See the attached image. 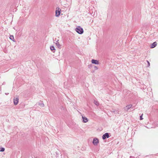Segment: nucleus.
<instances>
[{"instance_id":"nucleus-5","label":"nucleus","mask_w":158,"mask_h":158,"mask_svg":"<svg viewBox=\"0 0 158 158\" xmlns=\"http://www.w3.org/2000/svg\"><path fill=\"white\" fill-rule=\"evenodd\" d=\"M98 143V139L94 138L93 139V143L94 145H97V144Z\"/></svg>"},{"instance_id":"nucleus-15","label":"nucleus","mask_w":158,"mask_h":158,"mask_svg":"<svg viewBox=\"0 0 158 158\" xmlns=\"http://www.w3.org/2000/svg\"><path fill=\"white\" fill-rule=\"evenodd\" d=\"M5 150V148H0V152H3Z\"/></svg>"},{"instance_id":"nucleus-10","label":"nucleus","mask_w":158,"mask_h":158,"mask_svg":"<svg viewBox=\"0 0 158 158\" xmlns=\"http://www.w3.org/2000/svg\"><path fill=\"white\" fill-rule=\"evenodd\" d=\"M82 119L83 120V122L84 123H85L88 122V120L87 118L86 117H83V116H82Z\"/></svg>"},{"instance_id":"nucleus-20","label":"nucleus","mask_w":158,"mask_h":158,"mask_svg":"<svg viewBox=\"0 0 158 158\" xmlns=\"http://www.w3.org/2000/svg\"><path fill=\"white\" fill-rule=\"evenodd\" d=\"M133 158V157H132V156H131L130 157V158Z\"/></svg>"},{"instance_id":"nucleus-16","label":"nucleus","mask_w":158,"mask_h":158,"mask_svg":"<svg viewBox=\"0 0 158 158\" xmlns=\"http://www.w3.org/2000/svg\"><path fill=\"white\" fill-rule=\"evenodd\" d=\"M143 115V114H142L140 116V120H142L143 119V118H142V116Z\"/></svg>"},{"instance_id":"nucleus-8","label":"nucleus","mask_w":158,"mask_h":158,"mask_svg":"<svg viewBox=\"0 0 158 158\" xmlns=\"http://www.w3.org/2000/svg\"><path fill=\"white\" fill-rule=\"evenodd\" d=\"M59 41V40H58L56 41V44L58 48L60 49L61 48V45L60 44L59 42H58Z\"/></svg>"},{"instance_id":"nucleus-14","label":"nucleus","mask_w":158,"mask_h":158,"mask_svg":"<svg viewBox=\"0 0 158 158\" xmlns=\"http://www.w3.org/2000/svg\"><path fill=\"white\" fill-rule=\"evenodd\" d=\"M94 103L97 106H98L99 105V102L97 101H94Z\"/></svg>"},{"instance_id":"nucleus-7","label":"nucleus","mask_w":158,"mask_h":158,"mask_svg":"<svg viewBox=\"0 0 158 158\" xmlns=\"http://www.w3.org/2000/svg\"><path fill=\"white\" fill-rule=\"evenodd\" d=\"M92 63L94 64H99V62L97 60L92 59L91 60Z\"/></svg>"},{"instance_id":"nucleus-4","label":"nucleus","mask_w":158,"mask_h":158,"mask_svg":"<svg viewBox=\"0 0 158 158\" xmlns=\"http://www.w3.org/2000/svg\"><path fill=\"white\" fill-rule=\"evenodd\" d=\"M132 106V104H129L126 106V107L124 108L125 110L126 111H128V110L131 108Z\"/></svg>"},{"instance_id":"nucleus-17","label":"nucleus","mask_w":158,"mask_h":158,"mask_svg":"<svg viewBox=\"0 0 158 158\" xmlns=\"http://www.w3.org/2000/svg\"><path fill=\"white\" fill-rule=\"evenodd\" d=\"M147 62L148 63V65H147V66L148 67L150 65V64L148 60H147Z\"/></svg>"},{"instance_id":"nucleus-6","label":"nucleus","mask_w":158,"mask_h":158,"mask_svg":"<svg viewBox=\"0 0 158 158\" xmlns=\"http://www.w3.org/2000/svg\"><path fill=\"white\" fill-rule=\"evenodd\" d=\"M19 102V98L18 97L16 98H14V104L15 105H17Z\"/></svg>"},{"instance_id":"nucleus-18","label":"nucleus","mask_w":158,"mask_h":158,"mask_svg":"<svg viewBox=\"0 0 158 158\" xmlns=\"http://www.w3.org/2000/svg\"><path fill=\"white\" fill-rule=\"evenodd\" d=\"M94 68H95V69H98V68L97 66H95L94 67Z\"/></svg>"},{"instance_id":"nucleus-19","label":"nucleus","mask_w":158,"mask_h":158,"mask_svg":"<svg viewBox=\"0 0 158 158\" xmlns=\"http://www.w3.org/2000/svg\"><path fill=\"white\" fill-rule=\"evenodd\" d=\"M5 94H6V95H8V94H9V93H6Z\"/></svg>"},{"instance_id":"nucleus-11","label":"nucleus","mask_w":158,"mask_h":158,"mask_svg":"<svg viewBox=\"0 0 158 158\" xmlns=\"http://www.w3.org/2000/svg\"><path fill=\"white\" fill-rule=\"evenodd\" d=\"M39 105L40 106H41L44 107V104L42 101H40L38 103Z\"/></svg>"},{"instance_id":"nucleus-1","label":"nucleus","mask_w":158,"mask_h":158,"mask_svg":"<svg viewBox=\"0 0 158 158\" xmlns=\"http://www.w3.org/2000/svg\"><path fill=\"white\" fill-rule=\"evenodd\" d=\"M75 31L78 33L81 34L83 33V30L80 26L77 27L75 29Z\"/></svg>"},{"instance_id":"nucleus-3","label":"nucleus","mask_w":158,"mask_h":158,"mask_svg":"<svg viewBox=\"0 0 158 158\" xmlns=\"http://www.w3.org/2000/svg\"><path fill=\"white\" fill-rule=\"evenodd\" d=\"M61 10L58 8V9L56 10V16L58 17L60 15Z\"/></svg>"},{"instance_id":"nucleus-13","label":"nucleus","mask_w":158,"mask_h":158,"mask_svg":"<svg viewBox=\"0 0 158 158\" xmlns=\"http://www.w3.org/2000/svg\"><path fill=\"white\" fill-rule=\"evenodd\" d=\"M10 39L12 40L14 42H15V40L14 36L13 35H10L9 37Z\"/></svg>"},{"instance_id":"nucleus-2","label":"nucleus","mask_w":158,"mask_h":158,"mask_svg":"<svg viewBox=\"0 0 158 158\" xmlns=\"http://www.w3.org/2000/svg\"><path fill=\"white\" fill-rule=\"evenodd\" d=\"M110 137L109 134L108 133H106L104 134L102 136V138L103 139H105L106 138H108Z\"/></svg>"},{"instance_id":"nucleus-9","label":"nucleus","mask_w":158,"mask_h":158,"mask_svg":"<svg viewBox=\"0 0 158 158\" xmlns=\"http://www.w3.org/2000/svg\"><path fill=\"white\" fill-rule=\"evenodd\" d=\"M157 43L156 42L153 43L151 46V48H153L155 47L157 45Z\"/></svg>"},{"instance_id":"nucleus-12","label":"nucleus","mask_w":158,"mask_h":158,"mask_svg":"<svg viewBox=\"0 0 158 158\" xmlns=\"http://www.w3.org/2000/svg\"><path fill=\"white\" fill-rule=\"evenodd\" d=\"M50 48L51 50L52 51H53V52H55V48L53 46H51L50 47Z\"/></svg>"}]
</instances>
